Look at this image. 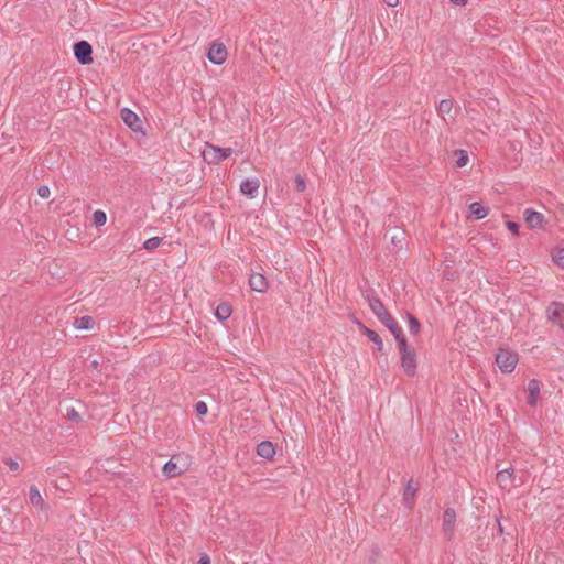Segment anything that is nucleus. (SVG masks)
Masks as SVG:
<instances>
[{
  "label": "nucleus",
  "instance_id": "obj_1",
  "mask_svg": "<svg viewBox=\"0 0 564 564\" xmlns=\"http://www.w3.org/2000/svg\"><path fill=\"white\" fill-rule=\"evenodd\" d=\"M189 467V459L186 455L177 454L173 455L169 462L163 466V474L167 478H175L185 471Z\"/></svg>",
  "mask_w": 564,
  "mask_h": 564
},
{
  "label": "nucleus",
  "instance_id": "obj_2",
  "mask_svg": "<svg viewBox=\"0 0 564 564\" xmlns=\"http://www.w3.org/2000/svg\"><path fill=\"white\" fill-rule=\"evenodd\" d=\"M401 354V367L404 372L413 377L416 371V355L412 347H410L406 340H401L400 346L398 347Z\"/></svg>",
  "mask_w": 564,
  "mask_h": 564
},
{
  "label": "nucleus",
  "instance_id": "obj_3",
  "mask_svg": "<svg viewBox=\"0 0 564 564\" xmlns=\"http://www.w3.org/2000/svg\"><path fill=\"white\" fill-rule=\"evenodd\" d=\"M232 153L231 148H219L210 143H206L203 150V158L208 164H218Z\"/></svg>",
  "mask_w": 564,
  "mask_h": 564
},
{
  "label": "nucleus",
  "instance_id": "obj_4",
  "mask_svg": "<svg viewBox=\"0 0 564 564\" xmlns=\"http://www.w3.org/2000/svg\"><path fill=\"white\" fill-rule=\"evenodd\" d=\"M496 362L502 372L510 373L516 368L518 355L510 350L502 349L497 354Z\"/></svg>",
  "mask_w": 564,
  "mask_h": 564
},
{
  "label": "nucleus",
  "instance_id": "obj_5",
  "mask_svg": "<svg viewBox=\"0 0 564 564\" xmlns=\"http://www.w3.org/2000/svg\"><path fill=\"white\" fill-rule=\"evenodd\" d=\"M93 48L86 41L77 42L74 45V55L82 65H87L93 62Z\"/></svg>",
  "mask_w": 564,
  "mask_h": 564
},
{
  "label": "nucleus",
  "instance_id": "obj_6",
  "mask_svg": "<svg viewBox=\"0 0 564 564\" xmlns=\"http://www.w3.org/2000/svg\"><path fill=\"white\" fill-rule=\"evenodd\" d=\"M547 318L554 324L564 328V304L552 302L546 310Z\"/></svg>",
  "mask_w": 564,
  "mask_h": 564
},
{
  "label": "nucleus",
  "instance_id": "obj_7",
  "mask_svg": "<svg viewBox=\"0 0 564 564\" xmlns=\"http://www.w3.org/2000/svg\"><path fill=\"white\" fill-rule=\"evenodd\" d=\"M208 59L215 65H221L227 58V48L223 43H213L209 47Z\"/></svg>",
  "mask_w": 564,
  "mask_h": 564
},
{
  "label": "nucleus",
  "instance_id": "obj_8",
  "mask_svg": "<svg viewBox=\"0 0 564 564\" xmlns=\"http://www.w3.org/2000/svg\"><path fill=\"white\" fill-rule=\"evenodd\" d=\"M455 523H456V512L454 509L447 508L444 511L442 527H443L444 533L448 536V539H451L454 534Z\"/></svg>",
  "mask_w": 564,
  "mask_h": 564
},
{
  "label": "nucleus",
  "instance_id": "obj_9",
  "mask_svg": "<svg viewBox=\"0 0 564 564\" xmlns=\"http://www.w3.org/2000/svg\"><path fill=\"white\" fill-rule=\"evenodd\" d=\"M453 110V101L451 99H442L437 106V113L446 124H452L455 121L454 116L451 115Z\"/></svg>",
  "mask_w": 564,
  "mask_h": 564
},
{
  "label": "nucleus",
  "instance_id": "obj_10",
  "mask_svg": "<svg viewBox=\"0 0 564 564\" xmlns=\"http://www.w3.org/2000/svg\"><path fill=\"white\" fill-rule=\"evenodd\" d=\"M260 182L258 178H247L241 182L240 191L249 198H254L258 195Z\"/></svg>",
  "mask_w": 564,
  "mask_h": 564
},
{
  "label": "nucleus",
  "instance_id": "obj_11",
  "mask_svg": "<svg viewBox=\"0 0 564 564\" xmlns=\"http://www.w3.org/2000/svg\"><path fill=\"white\" fill-rule=\"evenodd\" d=\"M123 122L131 128L133 131L140 129V119L135 112L128 108H123L120 112Z\"/></svg>",
  "mask_w": 564,
  "mask_h": 564
},
{
  "label": "nucleus",
  "instance_id": "obj_12",
  "mask_svg": "<svg viewBox=\"0 0 564 564\" xmlns=\"http://www.w3.org/2000/svg\"><path fill=\"white\" fill-rule=\"evenodd\" d=\"M524 220L528 224L530 228H540L542 227L544 216L543 214L532 210V209H525L524 210Z\"/></svg>",
  "mask_w": 564,
  "mask_h": 564
},
{
  "label": "nucleus",
  "instance_id": "obj_13",
  "mask_svg": "<svg viewBox=\"0 0 564 564\" xmlns=\"http://www.w3.org/2000/svg\"><path fill=\"white\" fill-rule=\"evenodd\" d=\"M249 284L251 290L256 292H264L268 289V282L261 273H253L250 275Z\"/></svg>",
  "mask_w": 564,
  "mask_h": 564
},
{
  "label": "nucleus",
  "instance_id": "obj_14",
  "mask_svg": "<svg viewBox=\"0 0 564 564\" xmlns=\"http://www.w3.org/2000/svg\"><path fill=\"white\" fill-rule=\"evenodd\" d=\"M528 404L534 406L538 402V397L540 394V383L536 379H531L528 384Z\"/></svg>",
  "mask_w": 564,
  "mask_h": 564
},
{
  "label": "nucleus",
  "instance_id": "obj_15",
  "mask_svg": "<svg viewBox=\"0 0 564 564\" xmlns=\"http://www.w3.org/2000/svg\"><path fill=\"white\" fill-rule=\"evenodd\" d=\"M257 454L262 458L271 459L275 454V448L271 442L264 441L257 446Z\"/></svg>",
  "mask_w": 564,
  "mask_h": 564
},
{
  "label": "nucleus",
  "instance_id": "obj_16",
  "mask_svg": "<svg viewBox=\"0 0 564 564\" xmlns=\"http://www.w3.org/2000/svg\"><path fill=\"white\" fill-rule=\"evenodd\" d=\"M367 301L370 310L377 316V318L381 317L384 314V312H387L384 305L378 297L368 295Z\"/></svg>",
  "mask_w": 564,
  "mask_h": 564
},
{
  "label": "nucleus",
  "instance_id": "obj_17",
  "mask_svg": "<svg viewBox=\"0 0 564 564\" xmlns=\"http://www.w3.org/2000/svg\"><path fill=\"white\" fill-rule=\"evenodd\" d=\"M469 213L475 219L479 220L488 215L489 209L480 203L475 202L469 205Z\"/></svg>",
  "mask_w": 564,
  "mask_h": 564
},
{
  "label": "nucleus",
  "instance_id": "obj_18",
  "mask_svg": "<svg viewBox=\"0 0 564 564\" xmlns=\"http://www.w3.org/2000/svg\"><path fill=\"white\" fill-rule=\"evenodd\" d=\"M95 321L91 316H82L74 321L73 326L78 330L93 328Z\"/></svg>",
  "mask_w": 564,
  "mask_h": 564
},
{
  "label": "nucleus",
  "instance_id": "obj_19",
  "mask_svg": "<svg viewBox=\"0 0 564 564\" xmlns=\"http://www.w3.org/2000/svg\"><path fill=\"white\" fill-rule=\"evenodd\" d=\"M512 481V471L510 469H502L497 473V482L501 488H507Z\"/></svg>",
  "mask_w": 564,
  "mask_h": 564
},
{
  "label": "nucleus",
  "instance_id": "obj_20",
  "mask_svg": "<svg viewBox=\"0 0 564 564\" xmlns=\"http://www.w3.org/2000/svg\"><path fill=\"white\" fill-rule=\"evenodd\" d=\"M231 306L228 303H220L215 310V316L219 321H226L231 315Z\"/></svg>",
  "mask_w": 564,
  "mask_h": 564
},
{
  "label": "nucleus",
  "instance_id": "obj_21",
  "mask_svg": "<svg viewBox=\"0 0 564 564\" xmlns=\"http://www.w3.org/2000/svg\"><path fill=\"white\" fill-rule=\"evenodd\" d=\"M362 332L377 346L378 350H381L383 348L382 339L376 332L365 326H362Z\"/></svg>",
  "mask_w": 564,
  "mask_h": 564
},
{
  "label": "nucleus",
  "instance_id": "obj_22",
  "mask_svg": "<svg viewBox=\"0 0 564 564\" xmlns=\"http://www.w3.org/2000/svg\"><path fill=\"white\" fill-rule=\"evenodd\" d=\"M455 155L457 156V160H456V163H455V165L457 167H464V166H466L468 164L469 156H468L467 151H465V150H456L455 151Z\"/></svg>",
  "mask_w": 564,
  "mask_h": 564
},
{
  "label": "nucleus",
  "instance_id": "obj_23",
  "mask_svg": "<svg viewBox=\"0 0 564 564\" xmlns=\"http://www.w3.org/2000/svg\"><path fill=\"white\" fill-rule=\"evenodd\" d=\"M389 330L393 334L394 338L398 341V347L400 346L401 340H406L401 327L398 325V323L394 321L391 325H389Z\"/></svg>",
  "mask_w": 564,
  "mask_h": 564
},
{
  "label": "nucleus",
  "instance_id": "obj_24",
  "mask_svg": "<svg viewBox=\"0 0 564 564\" xmlns=\"http://www.w3.org/2000/svg\"><path fill=\"white\" fill-rule=\"evenodd\" d=\"M107 216L102 210H95L93 214V223L96 227H101L106 224Z\"/></svg>",
  "mask_w": 564,
  "mask_h": 564
},
{
  "label": "nucleus",
  "instance_id": "obj_25",
  "mask_svg": "<svg viewBox=\"0 0 564 564\" xmlns=\"http://www.w3.org/2000/svg\"><path fill=\"white\" fill-rule=\"evenodd\" d=\"M409 330L412 335H416L420 332V322L411 314H408Z\"/></svg>",
  "mask_w": 564,
  "mask_h": 564
},
{
  "label": "nucleus",
  "instance_id": "obj_26",
  "mask_svg": "<svg viewBox=\"0 0 564 564\" xmlns=\"http://www.w3.org/2000/svg\"><path fill=\"white\" fill-rule=\"evenodd\" d=\"M161 241L162 238L160 237L149 238L143 242V248L147 249L148 251H153L160 246Z\"/></svg>",
  "mask_w": 564,
  "mask_h": 564
},
{
  "label": "nucleus",
  "instance_id": "obj_27",
  "mask_svg": "<svg viewBox=\"0 0 564 564\" xmlns=\"http://www.w3.org/2000/svg\"><path fill=\"white\" fill-rule=\"evenodd\" d=\"M64 416L73 422L80 421V415L74 408H66Z\"/></svg>",
  "mask_w": 564,
  "mask_h": 564
},
{
  "label": "nucleus",
  "instance_id": "obj_28",
  "mask_svg": "<svg viewBox=\"0 0 564 564\" xmlns=\"http://www.w3.org/2000/svg\"><path fill=\"white\" fill-rule=\"evenodd\" d=\"M416 486L412 482V481H409V484L406 485V488H405V491H404V497L405 499H412L415 494H416Z\"/></svg>",
  "mask_w": 564,
  "mask_h": 564
},
{
  "label": "nucleus",
  "instance_id": "obj_29",
  "mask_svg": "<svg viewBox=\"0 0 564 564\" xmlns=\"http://www.w3.org/2000/svg\"><path fill=\"white\" fill-rule=\"evenodd\" d=\"M553 259L560 267L564 268V247L553 256Z\"/></svg>",
  "mask_w": 564,
  "mask_h": 564
},
{
  "label": "nucleus",
  "instance_id": "obj_30",
  "mask_svg": "<svg viewBox=\"0 0 564 564\" xmlns=\"http://www.w3.org/2000/svg\"><path fill=\"white\" fill-rule=\"evenodd\" d=\"M378 319L386 326L389 327L394 322V318L387 312L381 317H378Z\"/></svg>",
  "mask_w": 564,
  "mask_h": 564
},
{
  "label": "nucleus",
  "instance_id": "obj_31",
  "mask_svg": "<svg viewBox=\"0 0 564 564\" xmlns=\"http://www.w3.org/2000/svg\"><path fill=\"white\" fill-rule=\"evenodd\" d=\"M378 319L386 326L389 327L394 322V318L387 312L381 317H378Z\"/></svg>",
  "mask_w": 564,
  "mask_h": 564
},
{
  "label": "nucleus",
  "instance_id": "obj_32",
  "mask_svg": "<svg viewBox=\"0 0 564 564\" xmlns=\"http://www.w3.org/2000/svg\"><path fill=\"white\" fill-rule=\"evenodd\" d=\"M294 182H295L296 189L299 192H303L306 188L305 180L302 176L296 175L294 178Z\"/></svg>",
  "mask_w": 564,
  "mask_h": 564
},
{
  "label": "nucleus",
  "instance_id": "obj_33",
  "mask_svg": "<svg viewBox=\"0 0 564 564\" xmlns=\"http://www.w3.org/2000/svg\"><path fill=\"white\" fill-rule=\"evenodd\" d=\"M195 410L198 415H205L208 411L207 404L203 401H199L196 403Z\"/></svg>",
  "mask_w": 564,
  "mask_h": 564
},
{
  "label": "nucleus",
  "instance_id": "obj_34",
  "mask_svg": "<svg viewBox=\"0 0 564 564\" xmlns=\"http://www.w3.org/2000/svg\"><path fill=\"white\" fill-rule=\"evenodd\" d=\"M4 464L9 467L11 471H17L19 469V463L10 457L4 459Z\"/></svg>",
  "mask_w": 564,
  "mask_h": 564
},
{
  "label": "nucleus",
  "instance_id": "obj_35",
  "mask_svg": "<svg viewBox=\"0 0 564 564\" xmlns=\"http://www.w3.org/2000/svg\"><path fill=\"white\" fill-rule=\"evenodd\" d=\"M37 195L42 198H48L50 195H51V191L48 188V186H41L37 188Z\"/></svg>",
  "mask_w": 564,
  "mask_h": 564
},
{
  "label": "nucleus",
  "instance_id": "obj_36",
  "mask_svg": "<svg viewBox=\"0 0 564 564\" xmlns=\"http://www.w3.org/2000/svg\"><path fill=\"white\" fill-rule=\"evenodd\" d=\"M507 228L512 231L513 234H518L519 231V225L517 223H513V221H508L507 223Z\"/></svg>",
  "mask_w": 564,
  "mask_h": 564
},
{
  "label": "nucleus",
  "instance_id": "obj_37",
  "mask_svg": "<svg viewBox=\"0 0 564 564\" xmlns=\"http://www.w3.org/2000/svg\"><path fill=\"white\" fill-rule=\"evenodd\" d=\"M29 497H30L31 502L35 503L36 496H35V486L34 485L30 486Z\"/></svg>",
  "mask_w": 564,
  "mask_h": 564
},
{
  "label": "nucleus",
  "instance_id": "obj_38",
  "mask_svg": "<svg viewBox=\"0 0 564 564\" xmlns=\"http://www.w3.org/2000/svg\"><path fill=\"white\" fill-rule=\"evenodd\" d=\"M197 564H210V560L207 555H204L198 560Z\"/></svg>",
  "mask_w": 564,
  "mask_h": 564
},
{
  "label": "nucleus",
  "instance_id": "obj_39",
  "mask_svg": "<svg viewBox=\"0 0 564 564\" xmlns=\"http://www.w3.org/2000/svg\"><path fill=\"white\" fill-rule=\"evenodd\" d=\"M387 6L389 7H397L399 3V0H382Z\"/></svg>",
  "mask_w": 564,
  "mask_h": 564
},
{
  "label": "nucleus",
  "instance_id": "obj_40",
  "mask_svg": "<svg viewBox=\"0 0 564 564\" xmlns=\"http://www.w3.org/2000/svg\"><path fill=\"white\" fill-rule=\"evenodd\" d=\"M456 6H465L467 0H451Z\"/></svg>",
  "mask_w": 564,
  "mask_h": 564
},
{
  "label": "nucleus",
  "instance_id": "obj_41",
  "mask_svg": "<svg viewBox=\"0 0 564 564\" xmlns=\"http://www.w3.org/2000/svg\"><path fill=\"white\" fill-rule=\"evenodd\" d=\"M98 362L96 360L91 361L93 367H97Z\"/></svg>",
  "mask_w": 564,
  "mask_h": 564
},
{
  "label": "nucleus",
  "instance_id": "obj_42",
  "mask_svg": "<svg viewBox=\"0 0 564 564\" xmlns=\"http://www.w3.org/2000/svg\"><path fill=\"white\" fill-rule=\"evenodd\" d=\"M391 241H392L393 243H394V242H397L395 237H392V238H391Z\"/></svg>",
  "mask_w": 564,
  "mask_h": 564
},
{
  "label": "nucleus",
  "instance_id": "obj_43",
  "mask_svg": "<svg viewBox=\"0 0 564 564\" xmlns=\"http://www.w3.org/2000/svg\"><path fill=\"white\" fill-rule=\"evenodd\" d=\"M36 497H37V502H39L41 500V497H40L39 492L36 494Z\"/></svg>",
  "mask_w": 564,
  "mask_h": 564
}]
</instances>
